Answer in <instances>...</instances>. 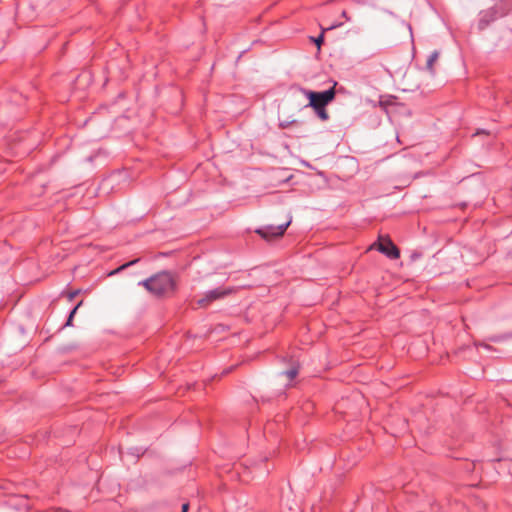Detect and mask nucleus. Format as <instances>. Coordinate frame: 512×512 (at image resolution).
Instances as JSON below:
<instances>
[{"label":"nucleus","mask_w":512,"mask_h":512,"mask_svg":"<svg viewBox=\"0 0 512 512\" xmlns=\"http://www.w3.org/2000/svg\"><path fill=\"white\" fill-rule=\"evenodd\" d=\"M143 286L158 297L171 295L176 289V280L169 272H160L143 281Z\"/></svg>","instance_id":"nucleus-1"},{"label":"nucleus","mask_w":512,"mask_h":512,"mask_svg":"<svg viewBox=\"0 0 512 512\" xmlns=\"http://www.w3.org/2000/svg\"><path fill=\"white\" fill-rule=\"evenodd\" d=\"M304 94L309 99V106L314 109L325 107L335 97V90L331 88L324 92L304 91Z\"/></svg>","instance_id":"nucleus-2"},{"label":"nucleus","mask_w":512,"mask_h":512,"mask_svg":"<svg viewBox=\"0 0 512 512\" xmlns=\"http://www.w3.org/2000/svg\"><path fill=\"white\" fill-rule=\"evenodd\" d=\"M373 248H377L378 251L385 254L391 259H397L400 257L399 249L391 241L389 236H379L378 241L369 247V249Z\"/></svg>","instance_id":"nucleus-3"},{"label":"nucleus","mask_w":512,"mask_h":512,"mask_svg":"<svg viewBox=\"0 0 512 512\" xmlns=\"http://www.w3.org/2000/svg\"><path fill=\"white\" fill-rule=\"evenodd\" d=\"M291 221H292V217L289 215L288 220L285 224L277 226V227H274L272 225L265 226V227L257 229L255 232L267 241L278 239L284 235L286 229L291 224Z\"/></svg>","instance_id":"nucleus-4"},{"label":"nucleus","mask_w":512,"mask_h":512,"mask_svg":"<svg viewBox=\"0 0 512 512\" xmlns=\"http://www.w3.org/2000/svg\"><path fill=\"white\" fill-rule=\"evenodd\" d=\"M232 292L231 289L216 288L207 292L203 297L197 300L198 306L205 308L210 305L213 301L221 299Z\"/></svg>","instance_id":"nucleus-5"},{"label":"nucleus","mask_w":512,"mask_h":512,"mask_svg":"<svg viewBox=\"0 0 512 512\" xmlns=\"http://www.w3.org/2000/svg\"><path fill=\"white\" fill-rule=\"evenodd\" d=\"M439 57H440V52L439 51H433L429 57L427 58L426 60V65H425V68L426 70L431 74V75H434L435 74V69H434V66L435 64L437 63V61L439 60Z\"/></svg>","instance_id":"nucleus-6"},{"label":"nucleus","mask_w":512,"mask_h":512,"mask_svg":"<svg viewBox=\"0 0 512 512\" xmlns=\"http://www.w3.org/2000/svg\"><path fill=\"white\" fill-rule=\"evenodd\" d=\"M298 370V366H293L291 369L284 372L281 375V378H283V380L285 379L286 381L291 382L298 375Z\"/></svg>","instance_id":"nucleus-7"},{"label":"nucleus","mask_w":512,"mask_h":512,"mask_svg":"<svg viewBox=\"0 0 512 512\" xmlns=\"http://www.w3.org/2000/svg\"><path fill=\"white\" fill-rule=\"evenodd\" d=\"M337 25H332L326 29H322V33L316 38V39H313V41L315 42V44L317 45L318 48H320L321 44L323 43V40H324V35L323 33L326 31V30H331L333 28H335Z\"/></svg>","instance_id":"nucleus-8"},{"label":"nucleus","mask_w":512,"mask_h":512,"mask_svg":"<svg viewBox=\"0 0 512 512\" xmlns=\"http://www.w3.org/2000/svg\"><path fill=\"white\" fill-rule=\"evenodd\" d=\"M83 301H80L76 307L70 312V315L68 317V320L66 322V326H70L72 324V319L77 311V309L82 305Z\"/></svg>","instance_id":"nucleus-9"},{"label":"nucleus","mask_w":512,"mask_h":512,"mask_svg":"<svg viewBox=\"0 0 512 512\" xmlns=\"http://www.w3.org/2000/svg\"><path fill=\"white\" fill-rule=\"evenodd\" d=\"M317 113V115L322 119V120H327L328 119V113L327 111L325 110V107H321V108H318V109H314Z\"/></svg>","instance_id":"nucleus-10"},{"label":"nucleus","mask_w":512,"mask_h":512,"mask_svg":"<svg viewBox=\"0 0 512 512\" xmlns=\"http://www.w3.org/2000/svg\"><path fill=\"white\" fill-rule=\"evenodd\" d=\"M137 261H138V259L133 260V261H130V262H128V263H126V264H124V265L120 266L119 268H117V269H116V270H114L113 272H111V274L118 273L119 271H121V270H123V269L127 268L128 266H131V265L135 264Z\"/></svg>","instance_id":"nucleus-11"},{"label":"nucleus","mask_w":512,"mask_h":512,"mask_svg":"<svg viewBox=\"0 0 512 512\" xmlns=\"http://www.w3.org/2000/svg\"><path fill=\"white\" fill-rule=\"evenodd\" d=\"M188 509H189V504H188V503H184V504L182 505V512H187V511H188Z\"/></svg>","instance_id":"nucleus-12"},{"label":"nucleus","mask_w":512,"mask_h":512,"mask_svg":"<svg viewBox=\"0 0 512 512\" xmlns=\"http://www.w3.org/2000/svg\"><path fill=\"white\" fill-rule=\"evenodd\" d=\"M77 294H78V291L71 292V293L69 294V299H70V300H71V299H73Z\"/></svg>","instance_id":"nucleus-13"},{"label":"nucleus","mask_w":512,"mask_h":512,"mask_svg":"<svg viewBox=\"0 0 512 512\" xmlns=\"http://www.w3.org/2000/svg\"><path fill=\"white\" fill-rule=\"evenodd\" d=\"M236 512H251V511L248 509H245V508H239Z\"/></svg>","instance_id":"nucleus-14"},{"label":"nucleus","mask_w":512,"mask_h":512,"mask_svg":"<svg viewBox=\"0 0 512 512\" xmlns=\"http://www.w3.org/2000/svg\"><path fill=\"white\" fill-rule=\"evenodd\" d=\"M287 125H288V123H284V122L280 123V126H281L282 128L287 127Z\"/></svg>","instance_id":"nucleus-15"}]
</instances>
